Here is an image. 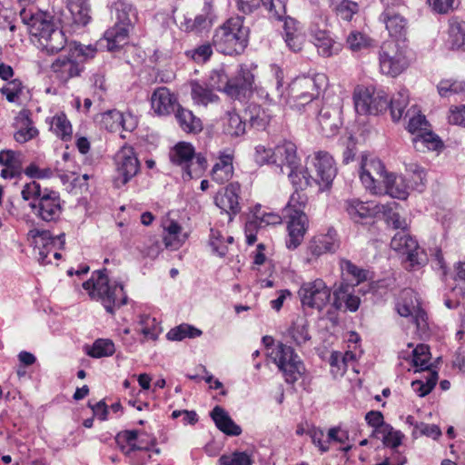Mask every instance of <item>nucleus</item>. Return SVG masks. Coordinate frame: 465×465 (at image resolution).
Here are the masks:
<instances>
[{
	"mask_svg": "<svg viewBox=\"0 0 465 465\" xmlns=\"http://www.w3.org/2000/svg\"><path fill=\"white\" fill-rule=\"evenodd\" d=\"M21 195L38 220L45 223H55L59 220L63 212L59 193L48 188L43 189L39 183L33 181L23 186Z\"/></svg>",
	"mask_w": 465,
	"mask_h": 465,
	"instance_id": "obj_1",
	"label": "nucleus"
},
{
	"mask_svg": "<svg viewBox=\"0 0 465 465\" xmlns=\"http://www.w3.org/2000/svg\"><path fill=\"white\" fill-rule=\"evenodd\" d=\"M105 272H94L92 277L83 283V288L91 299L101 302L105 311L114 314L115 309L127 303L128 298L123 283L109 280Z\"/></svg>",
	"mask_w": 465,
	"mask_h": 465,
	"instance_id": "obj_2",
	"label": "nucleus"
},
{
	"mask_svg": "<svg viewBox=\"0 0 465 465\" xmlns=\"http://www.w3.org/2000/svg\"><path fill=\"white\" fill-rule=\"evenodd\" d=\"M249 33V28L244 25V18L237 15L227 19L214 30L212 43L221 54H239L248 45Z\"/></svg>",
	"mask_w": 465,
	"mask_h": 465,
	"instance_id": "obj_3",
	"label": "nucleus"
},
{
	"mask_svg": "<svg viewBox=\"0 0 465 465\" xmlns=\"http://www.w3.org/2000/svg\"><path fill=\"white\" fill-rule=\"evenodd\" d=\"M93 45L74 42L69 45L68 54L58 56L51 64V71L61 83L77 77L84 70V63L96 54Z\"/></svg>",
	"mask_w": 465,
	"mask_h": 465,
	"instance_id": "obj_4",
	"label": "nucleus"
},
{
	"mask_svg": "<svg viewBox=\"0 0 465 465\" xmlns=\"http://www.w3.org/2000/svg\"><path fill=\"white\" fill-rule=\"evenodd\" d=\"M326 82L323 74L302 75L296 77L289 85V105L299 112L311 107V104L319 97L320 90Z\"/></svg>",
	"mask_w": 465,
	"mask_h": 465,
	"instance_id": "obj_5",
	"label": "nucleus"
},
{
	"mask_svg": "<svg viewBox=\"0 0 465 465\" xmlns=\"http://www.w3.org/2000/svg\"><path fill=\"white\" fill-rule=\"evenodd\" d=\"M410 63V49L406 43L389 40L381 45L379 64L383 74L396 77L409 67Z\"/></svg>",
	"mask_w": 465,
	"mask_h": 465,
	"instance_id": "obj_6",
	"label": "nucleus"
},
{
	"mask_svg": "<svg viewBox=\"0 0 465 465\" xmlns=\"http://www.w3.org/2000/svg\"><path fill=\"white\" fill-rule=\"evenodd\" d=\"M171 162L183 170V180L199 178L206 168L207 161L201 154H195L189 143H178L169 153Z\"/></svg>",
	"mask_w": 465,
	"mask_h": 465,
	"instance_id": "obj_7",
	"label": "nucleus"
},
{
	"mask_svg": "<svg viewBox=\"0 0 465 465\" xmlns=\"http://www.w3.org/2000/svg\"><path fill=\"white\" fill-rule=\"evenodd\" d=\"M384 5V11L379 20L384 25L394 42L406 43L409 30L408 20L399 12L404 8V0H381Z\"/></svg>",
	"mask_w": 465,
	"mask_h": 465,
	"instance_id": "obj_8",
	"label": "nucleus"
},
{
	"mask_svg": "<svg viewBox=\"0 0 465 465\" xmlns=\"http://www.w3.org/2000/svg\"><path fill=\"white\" fill-rule=\"evenodd\" d=\"M355 110L359 114H379L389 106V97L382 89L373 86H358L353 93Z\"/></svg>",
	"mask_w": 465,
	"mask_h": 465,
	"instance_id": "obj_9",
	"label": "nucleus"
},
{
	"mask_svg": "<svg viewBox=\"0 0 465 465\" xmlns=\"http://www.w3.org/2000/svg\"><path fill=\"white\" fill-rule=\"evenodd\" d=\"M269 356L283 373L288 383L297 381L305 371L302 361L291 346L278 343L272 349Z\"/></svg>",
	"mask_w": 465,
	"mask_h": 465,
	"instance_id": "obj_10",
	"label": "nucleus"
},
{
	"mask_svg": "<svg viewBox=\"0 0 465 465\" xmlns=\"http://www.w3.org/2000/svg\"><path fill=\"white\" fill-rule=\"evenodd\" d=\"M391 247L406 255V268L409 270H418L424 266L428 262L427 254L420 248L417 241L412 238L406 231H400L395 233L391 241Z\"/></svg>",
	"mask_w": 465,
	"mask_h": 465,
	"instance_id": "obj_11",
	"label": "nucleus"
},
{
	"mask_svg": "<svg viewBox=\"0 0 465 465\" xmlns=\"http://www.w3.org/2000/svg\"><path fill=\"white\" fill-rule=\"evenodd\" d=\"M114 165V184L116 188L127 184L140 171V162L131 146H124L115 153Z\"/></svg>",
	"mask_w": 465,
	"mask_h": 465,
	"instance_id": "obj_12",
	"label": "nucleus"
},
{
	"mask_svg": "<svg viewBox=\"0 0 465 465\" xmlns=\"http://www.w3.org/2000/svg\"><path fill=\"white\" fill-rule=\"evenodd\" d=\"M298 295L302 307L322 311L331 299V289L323 280L315 279L303 282Z\"/></svg>",
	"mask_w": 465,
	"mask_h": 465,
	"instance_id": "obj_13",
	"label": "nucleus"
},
{
	"mask_svg": "<svg viewBox=\"0 0 465 465\" xmlns=\"http://www.w3.org/2000/svg\"><path fill=\"white\" fill-rule=\"evenodd\" d=\"M389 173L385 171V166L380 159L376 157L362 158L360 179L364 188L371 193H381V184L383 183Z\"/></svg>",
	"mask_w": 465,
	"mask_h": 465,
	"instance_id": "obj_14",
	"label": "nucleus"
},
{
	"mask_svg": "<svg viewBox=\"0 0 465 465\" xmlns=\"http://www.w3.org/2000/svg\"><path fill=\"white\" fill-rule=\"evenodd\" d=\"M396 310L401 316L410 317L419 330L427 329V314L420 307L418 295L413 290L405 289L401 292Z\"/></svg>",
	"mask_w": 465,
	"mask_h": 465,
	"instance_id": "obj_15",
	"label": "nucleus"
},
{
	"mask_svg": "<svg viewBox=\"0 0 465 465\" xmlns=\"http://www.w3.org/2000/svg\"><path fill=\"white\" fill-rule=\"evenodd\" d=\"M391 205H381L372 201H361L359 198H349L344 201L343 209L350 219L356 223L374 218L380 213L391 212Z\"/></svg>",
	"mask_w": 465,
	"mask_h": 465,
	"instance_id": "obj_16",
	"label": "nucleus"
},
{
	"mask_svg": "<svg viewBox=\"0 0 465 465\" xmlns=\"http://www.w3.org/2000/svg\"><path fill=\"white\" fill-rule=\"evenodd\" d=\"M19 14L30 34L37 37L38 41L44 37V35L55 27L54 17L46 12L37 9L35 5L21 8Z\"/></svg>",
	"mask_w": 465,
	"mask_h": 465,
	"instance_id": "obj_17",
	"label": "nucleus"
},
{
	"mask_svg": "<svg viewBox=\"0 0 465 465\" xmlns=\"http://www.w3.org/2000/svg\"><path fill=\"white\" fill-rule=\"evenodd\" d=\"M19 14L30 34L37 37L38 41L44 37V35L55 27L54 17L46 12L37 9L35 5L21 8Z\"/></svg>",
	"mask_w": 465,
	"mask_h": 465,
	"instance_id": "obj_18",
	"label": "nucleus"
},
{
	"mask_svg": "<svg viewBox=\"0 0 465 465\" xmlns=\"http://www.w3.org/2000/svg\"><path fill=\"white\" fill-rule=\"evenodd\" d=\"M310 158L315 171L313 182L320 185L329 186L337 174L333 157L325 151H318Z\"/></svg>",
	"mask_w": 465,
	"mask_h": 465,
	"instance_id": "obj_19",
	"label": "nucleus"
},
{
	"mask_svg": "<svg viewBox=\"0 0 465 465\" xmlns=\"http://www.w3.org/2000/svg\"><path fill=\"white\" fill-rule=\"evenodd\" d=\"M240 193L241 185L235 182L221 189L214 196L216 206L229 215V221L241 212Z\"/></svg>",
	"mask_w": 465,
	"mask_h": 465,
	"instance_id": "obj_20",
	"label": "nucleus"
},
{
	"mask_svg": "<svg viewBox=\"0 0 465 465\" xmlns=\"http://www.w3.org/2000/svg\"><path fill=\"white\" fill-rule=\"evenodd\" d=\"M400 359L401 365H403V361L408 363L409 371L413 370L414 372L423 371L425 373L428 371H433L430 368V349L425 344H418L415 348L412 347V344H408V350L400 353Z\"/></svg>",
	"mask_w": 465,
	"mask_h": 465,
	"instance_id": "obj_21",
	"label": "nucleus"
},
{
	"mask_svg": "<svg viewBox=\"0 0 465 465\" xmlns=\"http://www.w3.org/2000/svg\"><path fill=\"white\" fill-rule=\"evenodd\" d=\"M310 35L318 54L322 57H331L337 54L341 47L326 29L321 28L318 24L310 26Z\"/></svg>",
	"mask_w": 465,
	"mask_h": 465,
	"instance_id": "obj_22",
	"label": "nucleus"
},
{
	"mask_svg": "<svg viewBox=\"0 0 465 465\" xmlns=\"http://www.w3.org/2000/svg\"><path fill=\"white\" fill-rule=\"evenodd\" d=\"M261 5L267 10L271 19L280 20L286 12L282 0H237V8L243 14H251Z\"/></svg>",
	"mask_w": 465,
	"mask_h": 465,
	"instance_id": "obj_23",
	"label": "nucleus"
},
{
	"mask_svg": "<svg viewBox=\"0 0 465 465\" xmlns=\"http://www.w3.org/2000/svg\"><path fill=\"white\" fill-rule=\"evenodd\" d=\"M285 216L289 219L286 247L289 250H294L300 246L303 241L304 235L308 230L309 220L305 213H294V214Z\"/></svg>",
	"mask_w": 465,
	"mask_h": 465,
	"instance_id": "obj_24",
	"label": "nucleus"
},
{
	"mask_svg": "<svg viewBox=\"0 0 465 465\" xmlns=\"http://www.w3.org/2000/svg\"><path fill=\"white\" fill-rule=\"evenodd\" d=\"M339 246L337 232L329 229L326 233L316 235L309 242L307 253L312 258H318L324 253L336 252Z\"/></svg>",
	"mask_w": 465,
	"mask_h": 465,
	"instance_id": "obj_25",
	"label": "nucleus"
},
{
	"mask_svg": "<svg viewBox=\"0 0 465 465\" xmlns=\"http://www.w3.org/2000/svg\"><path fill=\"white\" fill-rule=\"evenodd\" d=\"M253 83L254 74L252 71L246 66H241L237 75L231 79L227 94L234 99H245L250 96Z\"/></svg>",
	"mask_w": 465,
	"mask_h": 465,
	"instance_id": "obj_26",
	"label": "nucleus"
},
{
	"mask_svg": "<svg viewBox=\"0 0 465 465\" xmlns=\"http://www.w3.org/2000/svg\"><path fill=\"white\" fill-rule=\"evenodd\" d=\"M279 21H283L282 35L288 48L294 53L301 51L305 41L301 24L296 19L286 16V13Z\"/></svg>",
	"mask_w": 465,
	"mask_h": 465,
	"instance_id": "obj_27",
	"label": "nucleus"
},
{
	"mask_svg": "<svg viewBox=\"0 0 465 465\" xmlns=\"http://www.w3.org/2000/svg\"><path fill=\"white\" fill-rule=\"evenodd\" d=\"M177 99L171 91L164 87L156 88L151 96V106L158 115H168L174 111Z\"/></svg>",
	"mask_w": 465,
	"mask_h": 465,
	"instance_id": "obj_28",
	"label": "nucleus"
},
{
	"mask_svg": "<svg viewBox=\"0 0 465 465\" xmlns=\"http://www.w3.org/2000/svg\"><path fill=\"white\" fill-rule=\"evenodd\" d=\"M135 331L141 335L139 341L141 343L154 342L158 340L163 331L161 322L149 314H141L136 322Z\"/></svg>",
	"mask_w": 465,
	"mask_h": 465,
	"instance_id": "obj_29",
	"label": "nucleus"
},
{
	"mask_svg": "<svg viewBox=\"0 0 465 465\" xmlns=\"http://www.w3.org/2000/svg\"><path fill=\"white\" fill-rule=\"evenodd\" d=\"M274 165L280 168L281 173H284L283 166L294 168L295 163H299L300 158L297 155V147L294 143L284 140L274 147Z\"/></svg>",
	"mask_w": 465,
	"mask_h": 465,
	"instance_id": "obj_30",
	"label": "nucleus"
},
{
	"mask_svg": "<svg viewBox=\"0 0 465 465\" xmlns=\"http://www.w3.org/2000/svg\"><path fill=\"white\" fill-rule=\"evenodd\" d=\"M30 114L29 110L23 109L15 117L16 131L14 138L17 143H25L38 135V130L34 126Z\"/></svg>",
	"mask_w": 465,
	"mask_h": 465,
	"instance_id": "obj_31",
	"label": "nucleus"
},
{
	"mask_svg": "<svg viewBox=\"0 0 465 465\" xmlns=\"http://www.w3.org/2000/svg\"><path fill=\"white\" fill-rule=\"evenodd\" d=\"M36 244L40 262L43 264L50 263V254L53 255L55 249H62L64 247V234L62 233L56 237H51L49 232H43L36 240Z\"/></svg>",
	"mask_w": 465,
	"mask_h": 465,
	"instance_id": "obj_32",
	"label": "nucleus"
},
{
	"mask_svg": "<svg viewBox=\"0 0 465 465\" xmlns=\"http://www.w3.org/2000/svg\"><path fill=\"white\" fill-rule=\"evenodd\" d=\"M318 122L323 135L327 137L334 135L341 125L339 109L329 105L322 106L318 115Z\"/></svg>",
	"mask_w": 465,
	"mask_h": 465,
	"instance_id": "obj_33",
	"label": "nucleus"
},
{
	"mask_svg": "<svg viewBox=\"0 0 465 465\" xmlns=\"http://www.w3.org/2000/svg\"><path fill=\"white\" fill-rule=\"evenodd\" d=\"M0 165L4 166L1 171L4 179L19 176L22 172V153L13 150L0 151Z\"/></svg>",
	"mask_w": 465,
	"mask_h": 465,
	"instance_id": "obj_34",
	"label": "nucleus"
},
{
	"mask_svg": "<svg viewBox=\"0 0 465 465\" xmlns=\"http://www.w3.org/2000/svg\"><path fill=\"white\" fill-rule=\"evenodd\" d=\"M216 427L229 436H239L242 429L230 417L228 412L221 406H215L210 413Z\"/></svg>",
	"mask_w": 465,
	"mask_h": 465,
	"instance_id": "obj_35",
	"label": "nucleus"
},
{
	"mask_svg": "<svg viewBox=\"0 0 465 465\" xmlns=\"http://www.w3.org/2000/svg\"><path fill=\"white\" fill-rule=\"evenodd\" d=\"M446 43L452 50L465 52V22L456 17L449 20Z\"/></svg>",
	"mask_w": 465,
	"mask_h": 465,
	"instance_id": "obj_36",
	"label": "nucleus"
},
{
	"mask_svg": "<svg viewBox=\"0 0 465 465\" xmlns=\"http://www.w3.org/2000/svg\"><path fill=\"white\" fill-rule=\"evenodd\" d=\"M232 155L228 153H221L212 169V179L217 183L223 184L227 183L232 177Z\"/></svg>",
	"mask_w": 465,
	"mask_h": 465,
	"instance_id": "obj_37",
	"label": "nucleus"
},
{
	"mask_svg": "<svg viewBox=\"0 0 465 465\" xmlns=\"http://www.w3.org/2000/svg\"><path fill=\"white\" fill-rule=\"evenodd\" d=\"M163 227L165 247L171 250L179 249L186 240V234L183 233L181 225L173 220H167L163 223Z\"/></svg>",
	"mask_w": 465,
	"mask_h": 465,
	"instance_id": "obj_38",
	"label": "nucleus"
},
{
	"mask_svg": "<svg viewBox=\"0 0 465 465\" xmlns=\"http://www.w3.org/2000/svg\"><path fill=\"white\" fill-rule=\"evenodd\" d=\"M191 97L196 105L207 106L209 104L216 103L219 99L213 89L207 83L192 81Z\"/></svg>",
	"mask_w": 465,
	"mask_h": 465,
	"instance_id": "obj_39",
	"label": "nucleus"
},
{
	"mask_svg": "<svg viewBox=\"0 0 465 465\" xmlns=\"http://www.w3.org/2000/svg\"><path fill=\"white\" fill-rule=\"evenodd\" d=\"M131 25L115 23V25L104 33L107 41V48L114 51L124 46L128 43Z\"/></svg>",
	"mask_w": 465,
	"mask_h": 465,
	"instance_id": "obj_40",
	"label": "nucleus"
},
{
	"mask_svg": "<svg viewBox=\"0 0 465 465\" xmlns=\"http://www.w3.org/2000/svg\"><path fill=\"white\" fill-rule=\"evenodd\" d=\"M66 5L73 24L84 26L91 21V7L88 0H67Z\"/></svg>",
	"mask_w": 465,
	"mask_h": 465,
	"instance_id": "obj_41",
	"label": "nucleus"
},
{
	"mask_svg": "<svg viewBox=\"0 0 465 465\" xmlns=\"http://www.w3.org/2000/svg\"><path fill=\"white\" fill-rule=\"evenodd\" d=\"M46 123L49 124L50 131L60 139L68 141L72 138V124L64 113H58L52 117L46 118Z\"/></svg>",
	"mask_w": 465,
	"mask_h": 465,
	"instance_id": "obj_42",
	"label": "nucleus"
},
{
	"mask_svg": "<svg viewBox=\"0 0 465 465\" xmlns=\"http://www.w3.org/2000/svg\"><path fill=\"white\" fill-rule=\"evenodd\" d=\"M38 42L41 47L45 50L46 53L54 54L64 49L66 44V38L64 32L55 26L46 35H44V37Z\"/></svg>",
	"mask_w": 465,
	"mask_h": 465,
	"instance_id": "obj_43",
	"label": "nucleus"
},
{
	"mask_svg": "<svg viewBox=\"0 0 465 465\" xmlns=\"http://www.w3.org/2000/svg\"><path fill=\"white\" fill-rule=\"evenodd\" d=\"M382 184L386 188V193L392 198L405 200L409 195V185L402 175L390 173Z\"/></svg>",
	"mask_w": 465,
	"mask_h": 465,
	"instance_id": "obj_44",
	"label": "nucleus"
},
{
	"mask_svg": "<svg viewBox=\"0 0 465 465\" xmlns=\"http://www.w3.org/2000/svg\"><path fill=\"white\" fill-rule=\"evenodd\" d=\"M175 118L181 129L187 134H197L203 130L201 119L190 110L179 107L175 113Z\"/></svg>",
	"mask_w": 465,
	"mask_h": 465,
	"instance_id": "obj_45",
	"label": "nucleus"
},
{
	"mask_svg": "<svg viewBox=\"0 0 465 465\" xmlns=\"http://www.w3.org/2000/svg\"><path fill=\"white\" fill-rule=\"evenodd\" d=\"M288 335L296 345L301 346L310 341L309 322L304 316H298L289 327Z\"/></svg>",
	"mask_w": 465,
	"mask_h": 465,
	"instance_id": "obj_46",
	"label": "nucleus"
},
{
	"mask_svg": "<svg viewBox=\"0 0 465 465\" xmlns=\"http://www.w3.org/2000/svg\"><path fill=\"white\" fill-rule=\"evenodd\" d=\"M223 132L231 136L238 137L245 133L246 124L234 111H228L222 119Z\"/></svg>",
	"mask_w": 465,
	"mask_h": 465,
	"instance_id": "obj_47",
	"label": "nucleus"
},
{
	"mask_svg": "<svg viewBox=\"0 0 465 465\" xmlns=\"http://www.w3.org/2000/svg\"><path fill=\"white\" fill-rule=\"evenodd\" d=\"M128 118L129 119L117 110H112L103 114L102 123L110 132L116 131L120 126H122L124 130L131 131L134 128V124L128 123V121H133V119L131 115H129Z\"/></svg>",
	"mask_w": 465,
	"mask_h": 465,
	"instance_id": "obj_48",
	"label": "nucleus"
},
{
	"mask_svg": "<svg viewBox=\"0 0 465 465\" xmlns=\"http://www.w3.org/2000/svg\"><path fill=\"white\" fill-rule=\"evenodd\" d=\"M233 242V237L227 235L216 228H212L209 236V245L212 252L220 257H223L228 252V244Z\"/></svg>",
	"mask_w": 465,
	"mask_h": 465,
	"instance_id": "obj_49",
	"label": "nucleus"
},
{
	"mask_svg": "<svg viewBox=\"0 0 465 465\" xmlns=\"http://www.w3.org/2000/svg\"><path fill=\"white\" fill-rule=\"evenodd\" d=\"M288 169V178L296 191H302L314 183L313 176L308 173V171L301 165L300 162L295 163L294 168Z\"/></svg>",
	"mask_w": 465,
	"mask_h": 465,
	"instance_id": "obj_50",
	"label": "nucleus"
},
{
	"mask_svg": "<svg viewBox=\"0 0 465 465\" xmlns=\"http://www.w3.org/2000/svg\"><path fill=\"white\" fill-rule=\"evenodd\" d=\"M438 381V372L436 371H428L427 373L411 382L413 391L420 397L428 395L435 387Z\"/></svg>",
	"mask_w": 465,
	"mask_h": 465,
	"instance_id": "obj_51",
	"label": "nucleus"
},
{
	"mask_svg": "<svg viewBox=\"0 0 465 465\" xmlns=\"http://www.w3.org/2000/svg\"><path fill=\"white\" fill-rule=\"evenodd\" d=\"M346 45L353 53L364 52L373 46V40L361 32L351 31L347 36Z\"/></svg>",
	"mask_w": 465,
	"mask_h": 465,
	"instance_id": "obj_52",
	"label": "nucleus"
},
{
	"mask_svg": "<svg viewBox=\"0 0 465 465\" xmlns=\"http://www.w3.org/2000/svg\"><path fill=\"white\" fill-rule=\"evenodd\" d=\"M412 143L418 151L424 149L437 150L441 144L440 140L428 127L427 130L421 131L413 136Z\"/></svg>",
	"mask_w": 465,
	"mask_h": 465,
	"instance_id": "obj_53",
	"label": "nucleus"
},
{
	"mask_svg": "<svg viewBox=\"0 0 465 465\" xmlns=\"http://www.w3.org/2000/svg\"><path fill=\"white\" fill-rule=\"evenodd\" d=\"M112 13H114L116 23L132 25V17H134V9L129 0H117L112 6Z\"/></svg>",
	"mask_w": 465,
	"mask_h": 465,
	"instance_id": "obj_54",
	"label": "nucleus"
},
{
	"mask_svg": "<svg viewBox=\"0 0 465 465\" xmlns=\"http://www.w3.org/2000/svg\"><path fill=\"white\" fill-rule=\"evenodd\" d=\"M230 83L231 79L226 73L225 67L221 65L210 73L207 84L213 90L223 91L227 94Z\"/></svg>",
	"mask_w": 465,
	"mask_h": 465,
	"instance_id": "obj_55",
	"label": "nucleus"
},
{
	"mask_svg": "<svg viewBox=\"0 0 465 465\" xmlns=\"http://www.w3.org/2000/svg\"><path fill=\"white\" fill-rule=\"evenodd\" d=\"M202 335V331L186 323L172 328L167 333L169 341H180L185 338H196Z\"/></svg>",
	"mask_w": 465,
	"mask_h": 465,
	"instance_id": "obj_56",
	"label": "nucleus"
},
{
	"mask_svg": "<svg viewBox=\"0 0 465 465\" xmlns=\"http://www.w3.org/2000/svg\"><path fill=\"white\" fill-rule=\"evenodd\" d=\"M409 103V94L406 89L399 91L396 96L392 97L389 102L391 114L393 121H399L403 114L404 109Z\"/></svg>",
	"mask_w": 465,
	"mask_h": 465,
	"instance_id": "obj_57",
	"label": "nucleus"
},
{
	"mask_svg": "<svg viewBox=\"0 0 465 465\" xmlns=\"http://www.w3.org/2000/svg\"><path fill=\"white\" fill-rule=\"evenodd\" d=\"M331 5L336 11L337 15H339L341 19L350 21L353 15H355L359 6L356 2L351 0H330Z\"/></svg>",
	"mask_w": 465,
	"mask_h": 465,
	"instance_id": "obj_58",
	"label": "nucleus"
},
{
	"mask_svg": "<svg viewBox=\"0 0 465 465\" xmlns=\"http://www.w3.org/2000/svg\"><path fill=\"white\" fill-rule=\"evenodd\" d=\"M115 351L114 344L108 339H98L87 351L93 358H102L112 356Z\"/></svg>",
	"mask_w": 465,
	"mask_h": 465,
	"instance_id": "obj_59",
	"label": "nucleus"
},
{
	"mask_svg": "<svg viewBox=\"0 0 465 465\" xmlns=\"http://www.w3.org/2000/svg\"><path fill=\"white\" fill-rule=\"evenodd\" d=\"M218 465H252V456L246 451H233L223 454L218 460Z\"/></svg>",
	"mask_w": 465,
	"mask_h": 465,
	"instance_id": "obj_60",
	"label": "nucleus"
},
{
	"mask_svg": "<svg viewBox=\"0 0 465 465\" xmlns=\"http://www.w3.org/2000/svg\"><path fill=\"white\" fill-rule=\"evenodd\" d=\"M341 269L342 274L351 277L350 279L354 284H360L367 279V272L348 260H342L341 262Z\"/></svg>",
	"mask_w": 465,
	"mask_h": 465,
	"instance_id": "obj_61",
	"label": "nucleus"
},
{
	"mask_svg": "<svg viewBox=\"0 0 465 465\" xmlns=\"http://www.w3.org/2000/svg\"><path fill=\"white\" fill-rule=\"evenodd\" d=\"M24 90V84L19 79H14L9 81L4 85L0 92L5 96L9 103L18 104L20 96Z\"/></svg>",
	"mask_w": 465,
	"mask_h": 465,
	"instance_id": "obj_62",
	"label": "nucleus"
},
{
	"mask_svg": "<svg viewBox=\"0 0 465 465\" xmlns=\"http://www.w3.org/2000/svg\"><path fill=\"white\" fill-rule=\"evenodd\" d=\"M185 55L197 64H203L213 55V44L204 43L185 52Z\"/></svg>",
	"mask_w": 465,
	"mask_h": 465,
	"instance_id": "obj_63",
	"label": "nucleus"
},
{
	"mask_svg": "<svg viewBox=\"0 0 465 465\" xmlns=\"http://www.w3.org/2000/svg\"><path fill=\"white\" fill-rule=\"evenodd\" d=\"M379 435L381 436L384 445L394 450L401 444L404 437L400 430H394L390 424L383 425Z\"/></svg>",
	"mask_w": 465,
	"mask_h": 465,
	"instance_id": "obj_64",
	"label": "nucleus"
}]
</instances>
